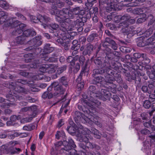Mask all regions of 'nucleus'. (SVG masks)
<instances>
[{
  "label": "nucleus",
  "instance_id": "f257e3e1",
  "mask_svg": "<svg viewBox=\"0 0 155 155\" xmlns=\"http://www.w3.org/2000/svg\"><path fill=\"white\" fill-rule=\"evenodd\" d=\"M62 144L64 147L60 149V153L63 154V155H70L77 153L76 150L74 149L76 146L72 139H68V140H64L63 141H59L54 144L56 148Z\"/></svg>",
  "mask_w": 155,
  "mask_h": 155
},
{
  "label": "nucleus",
  "instance_id": "f03ea898",
  "mask_svg": "<svg viewBox=\"0 0 155 155\" xmlns=\"http://www.w3.org/2000/svg\"><path fill=\"white\" fill-rule=\"evenodd\" d=\"M61 11L65 14H68L69 16L72 19L75 18L76 15L83 16L85 13L84 10L80 6L75 7L69 10L68 8H64Z\"/></svg>",
  "mask_w": 155,
  "mask_h": 155
},
{
  "label": "nucleus",
  "instance_id": "7ed1b4c3",
  "mask_svg": "<svg viewBox=\"0 0 155 155\" xmlns=\"http://www.w3.org/2000/svg\"><path fill=\"white\" fill-rule=\"evenodd\" d=\"M61 11L62 9L58 10L59 15H56L55 19L57 21L61 24L62 27L61 29L63 31H65L67 30L65 27V23H71L72 21L71 19H72L69 16L68 14H65L61 12Z\"/></svg>",
  "mask_w": 155,
  "mask_h": 155
},
{
  "label": "nucleus",
  "instance_id": "20e7f679",
  "mask_svg": "<svg viewBox=\"0 0 155 155\" xmlns=\"http://www.w3.org/2000/svg\"><path fill=\"white\" fill-rule=\"evenodd\" d=\"M105 73V70L102 69H95L93 70L92 76L94 78L91 81V83L94 84H101L105 78L101 76H98V74L103 75Z\"/></svg>",
  "mask_w": 155,
  "mask_h": 155
},
{
  "label": "nucleus",
  "instance_id": "39448f33",
  "mask_svg": "<svg viewBox=\"0 0 155 155\" xmlns=\"http://www.w3.org/2000/svg\"><path fill=\"white\" fill-rule=\"evenodd\" d=\"M26 51H28L32 52L31 53L25 54L24 57L26 58L25 61L27 62H30L32 59L33 58L34 55H36L39 54L41 51V49L40 48L34 47L33 46H29L25 49Z\"/></svg>",
  "mask_w": 155,
  "mask_h": 155
},
{
  "label": "nucleus",
  "instance_id": "423d86ee",
  "mask_svg": "<svg viewBox=\"0 0 155 155\" xmlns=\"http://www.w3.org/2000/svg\"><path fill=\"white\" fill-rule=\"evenodd\" d=\"M73 115L74 121L78 126L80 125V122L81 121L84 123H87L89 120V116L87 117L78 111L74 112Z\"/></svg>",
  "mask_w": 155,
  "mask_h": 155
},
{
  "label": "nucleus",
  "instance_id": "0eeeda50",
  "mask_svg": "<svg viewBox=\"0 0 155 155\" xmlns=\"http://www.w3.org/2000/svg\"><path fill=\"white\" fill-rule=\"evenodd\" d=\"M106 67H107L106 69H104L105 70L104 76L106 84L109 85V83L112 79V78H113L117 71L113 70L108 66Z\"/></svg>",
  "mask_w": 155,
  "mask_h": 155
},
{
  "label": "nucleus",
  "instance_id": "6e6552de",
  "mask_svg": "<svg viewBox=\"0 0 155 155\" xmlns=\"http://www.w3.org/2000/svg\"><path fill=\"white\" fill-rule=\"evenodd\" d=\"M116 38L106 37L104 40L101 41V45L103 47L110 46L114 50L117 49L118 45L115 41L113 40Z\"/></svg>",
  "mask_w": 155,
  "mask_h": 155
},
{
  "label": "nucleus",
  "instance_id": "1a4fd4ad",
  "mask_svg": "<svg viewBox=\"0 0 155 155\" xmlns=\"http://www.w3.org/2000/svg\"><path fill=\"white\" fill-rule=\"evenodd\" d=\"M93 62L97 67L99 68L98 69H104V68L106 66H108V61L106 60H104L103 58L99 57L94 59Z\"/></svg>",
  "mask_w": 155,
  "mask_h": 155
},
{
  "label": "nucleus",
  "instance_id": "9d476101",
  "mask_svg": "<svg viewBox=\"0 0 155 155\" xmlns=\"http://www.w3.org/2000/svg\"><path fill=\"white\" fill-rule=\"evenodd\" d=\"M99 91L100 95L98 96V98L104 101L110 100L111 94L109 91L106 89H101Z\"/></svg>",
  "mask_w": 155,
  "mask_h": 155
},
{
  "label": "nucleus",
  "instance_id": "9b49d317",
  "mask_svg": "<svg viewBox=\"0 0 155 155\" xmlns=\"http://www.w3.org/2000/svg\"><path fill=\"white\" fill-rule=\"evenodd\" d=\"M57 66L54 64L49 65H43L41 68V71H43V72H48L49 74H52L55 71Z\"/></svg>",
  "mask_w": 155,
  "mask_h": 155
},
{
  "label": "nucleus",
  "instance_id": "f8f14e48",
  "mask_svg": "<svg viewBox=\"0 0 155 155\" xmlns=\"http://www.w3.org/2000/svg\"><path fill=\"white\" fill-rule=\"evenodd\" d=\"M21 83L23 84H26L28 83L27 81L22 79H18L15 81L14 82H12L11 84H7L6 87L10 89L16 91V86L18 84Z\"/></svg>",
  "mask_w": 155,
  "mask_h": 155
},
{
  "label": "nucleus",
  "instance_id": "ddd939ff",
  "mask_svg": "<svg viewBox=\"0 0 155 155\" xmlns=\"http://www.w3.org/2000/svg\"><path fill=\"white\" fill-rule=\"evenodd\" d=\"M41 36H36L28 42V44L30 45V46L37 47L40 45L42 44Z\"/></svg>",
  "mask_w": 155,
  "mask_h": 155
},
{
  "label": "nucleus",
  "instance_id": "4468645a",
  "mask_svg": "<svg viewBox=\"0 0 155 155\" xmlns=\"http://www.w3.org/2000/svg\"><path fill=\"white\" fill-rule=\"evenodd\" d=\"M85 16L87 19H89L91 17V15L93 14L95 15H98V9L97 7L91 8H87L86 9L85 8Z\"/></svg>",
  "mask_w": 155,
  "mask_h": 155
},
{
  "label": "nucleus",
  "instance_id": "2eb2a0df",
  "mask_svg": "<svg viewBox=\"0 0 155 155\" xmlns=\"http://www.w3.org/2000/svg\"><path fill=\"white\" fill-rule=\"evenodd\" d=\"M88 91V94L90 97L89 99L92 102V104L96 107H97L101 104V103L99 101L97 100L96 98L98 97L97 94L96 93V91L90 92Z\"/></svg>",
  "mask_w": 155,
  "mask_h": 155
},
{
  "label": "nucleus",
  "instance_id": "dca6fc26",
  "mask_svg": "<svg viewBox=\"0 0 155 155\" xmlns=\"http://www.w3.org/2000/svg\"><path fill=\"white\" fill-rule=\"evenodd\" d=\"M112 1V0H99V6L102 7V5H104L107 7L108 9L110 8L111 10L114 9L116 10Z\"/></svg>",
  "mask_w": 155,
  "mask_h": 155
},
{
  "label": "nucleus",
  "instance_id": "f3484780",
  "mask_svg": "<svg viewBox=\"0 0 155 155\" xmlns=\"http://www.w3.org/2000/svg\"><path fill=\"white\" fill-rule=\"evenodd\" d=\"M78 139L80 142H85L86 148L91 149H94V144L89 141L88 139L85 136L81 135L78 137Z\"/></svg>",
  "mask_w": 155,
  "mask_h": 155
},
{
  "label": "nucleus",
  "instance_id": "a211bd4d",
  "mask_svg": "<svg viewBox=\"0 0 155 155\" xmlns=\"http://www.w3.org/2000/svg\"><path fill=\"white\" fill-rule=\"evenodd\" d=\"M82 23L80 19H76L72 22L69 27V30L70 31L75 30L78 27L83 26Z\"/></svg>",
  "mask_w": 155,
  "mask_h": 155
},
{
  "label": "nucleus",
  "instance_id": "6ab92c4d",
  "mask_svg": "<svg viewBox=\"0 0 155 155\" xmlns=\"http://www.w3.org/2000/svg\"><path fill=\"white\" fill-rule=\"evenodd\" d=\"M93 48V46L90 43L87 44L85 46V49L83 52V54L84 55H89L92 52Z\"/></svg>",
  "mask_w": 155,
  "mask_h": 155
},
{
  "label": "nucleus",
  "instance_id": "aec40b11",
  "mask_svg": "<svg viewBox=\"0 0 155 155\" xmlns=\"http://www.w3.org/2000/svg\"><path fill=\"white\" fill-rule=\"evenodd\" d=\"M109 84V85L113 83V82L116 81L119 84L123 83V80L120 73L117 72Z\"/></svg>",
  "mask_w": 155,
  "mask_h": 155
},
{
  "label": "nucleus",
  "instance_id": "412c9836",
  "mask_svg": "<svg viewBox=\"0 0 155 155\" xmlns=\"http://www.w3.org/2000/svg\"><path fill=\"white\" fill-rule=\"evenodd\" d=\"M121 66L120 63L117 62H115L114 61H112L110 62L109 61V62H108V66L116 71L119 70V67Z\"/></svg>",
  "mask_w": 155,
  "mask_h": 155
},
{
  "label": "nucleus",
  "instance_id": "4be33fe9",
  "mask_svg": "<svg viewBox=\"0 0 155 155\" xmlns=\"http://www.w3.org/2000/svg\"><path fill=\"white\" fill-rule=\"evenodd\" d=\"M78 127L80 128H82L83 126L81 125L79 127H75L71 126H68L66 130L70 134L74 135L76 133V130Z\"/></svg>",
  "mask_w": 155,
  "mask_h": 155
},
{
  "label": "nucleus",
  "instance_id": "5701e85b",
  "mask_svg": "<svg viewBox=\"0 0 155 155\" xmlns=\"http://www.w3.org/2000/svg\"><path fill=\"white\" fill-rule=\"evenodd\" d=\"M137 42L138 46L144 47L146 45V38L143 36L138 38L137 39Z\"/></svg>",
  "mask_w": 155,
  "mask_h": 155
},
{
  "label": "nucleus",
  "instance_id": "b1692460",
  "mask_svg": "<svg viewBox=\"0 0 155 155\" xmlns=\"http://www.w3.org/2000/svg\"><path fill=\"white\" fill-rule=\"evenodd\" d=\"M79 56L78 55H76L74 57L72 56H68L66 60L67 61L70 63V64L72 66H74L75 64V62L78 60Z\"/></svg>",
  "mask_w": 155,
  "mask_h": 155
},
{
  "label": "nucleus",
  "instance_id": "393cba45",
  "mask_svg": "<svg viewBox=\"0 0 155 155\" xmlns=\"http://www.w3.org/2000/svg\"><path fill=\"white\" fill-rule=\"evenodd\" d=\"M55 91H57L54 93V96H59L60 95L64 94V89L62 85L59 84L54 89Z\"/></svg>",
  "mask_w": 155,
  "mask_h": 155
},
{
  "label": "nucleus",
  "instance_id": "a878e982",
  "mask_svg": "<svg viewBox=\"0 0 155 155\" xmlns=\"http://www.w3.org/2000/svg\"><path fill=\"white\" fill-rule=\"evenodd\" d=\"M98 35L96 33H93L89 35L87 38V41L89 42H92L93 41L98 40Z\"/></svg>",
  "mask_w": 155,
  "mask_h": 155
},
{
  "label": "nucleus",
  "instance_id": "bb28decb",
  "mask_svg": "<svg viewBox=\"0 0 155 155\" xmlns=\"http://www.w3.org/2000/svg\"><path fill=\"white\" fill-rule=\"evenodd\" d=\"M39 18L41 23H47L51 21V19L50 17L46 15H42L39 14Z\"/></svg>",
  "mask_w": 155,
  "mask_h": 155
},
{
  "label": "nucleus",
  "instance_id": "cd10ccee",
  "mask_svg": "<svg viewBox=\"0 0 155 155\" xmlns=\"http://www.w3.org/2000/svg\"><path fill=\"white\" fill-rule=\"evenodd\" d=\"M81 101V103L79 102L77 104L78 108L80 110H82L83 112H85V111L83 110V109L81 104L84 106H85V104L87 105H89V103L87 100L84 99H82Z\"/></svg>",
  "mask_w": 155,
  "mask_h": 155
},
{
  "label": "nucleus",
  "instance_id": "c85d7f7f",
  "mask_svg": "<svg viewBox=\"0 0 155 155\" xmlns=\"http://www.w3.org/2000/svg\"><path fill=\"white\" fill-rule=\"evenodd\" d=\"M89 120L87 121V123H90V122H92L95 123L97 125H98L100 127H101L102 126V124L98 121L97 119L94 117L93 116L91 115L89 116Z\"/></svg>",
  "mask_w": 155,
  "mask_h": 155
},
{
  "label": "nucleus",
  "instance_id": "c756f323",
  "mask_svg": "<svg viewBox=\"0 0 155 155\" xmlns=\"http://www.w3.org/2000/svg\"><path fill=\"white\" fill-rule=\"evenodd\" d=\"M36 34L35 31L31 29L25 30L23 33V34L26 37L33 36L36 35Z\"/></svg>",
  "mask_w": 155,
  "mask_h": 155
},
{
  "label": "nucleus",
  "instance_id": "7c9ffc66",
  "mask_svg": "<svg viewBox=\"0 0 155 155\" xmlns=\"http://www.w3.org/2000/svg\"><path fill=\"white\" fill-rule=\"evenodd\" d=\"M155 29V26L153 25L150 27L149 29L147 30L144 33V36L146 38L149 37L152 34L153 31Z\"/></svg>",
  "mask_w": 155,
  "mask_h": 155
},
{
  "label": "nucleus",
  "instance_id": "2f4dec72",
  "mask_svg": "<svg viewBox=\"0 0 155 155\" xmlns=\"http://www.w3.org/2000/svg\"><path fill=\"white\" fill-rule=\"evenodd\" d=\"M25 39L26 38L24 36L21 35L17 37L15 40L17 44L20 45H22L25 43Z\"/></svg>",
  "mask_w": 155,
  "mask_h": 155
},
{
  "label": "nucleus",
  "instance_id": "473e14b6",
  "mask_svg": "<svg viewBox=\"0 0 155 155\" xmlns=\"http://www.w3.org/2000/svg\"><path fill=\"white\" fill-rule=\"evenodd\" d=\"M44 51L47 53L52 52L54 50V48L50 44H46L44 47Z\"/></svg>",
  "mask_w": 155,
  "mask_h": 155
},
{
  "label": "nucleus",
  "instance_id": "72a5a7b5",
  "mask_svg": "<svg viewBox=\"0 0 155 155\" xmlns=\"http://www.w3.org/2000/svg\"><path fill=\"white\" fill-rule=\"evenodd\" d=\"M48 27L51 30L50 32L52 33L54 30H56L59 28V25L55 23H51L48 25Z\"/></svg>",
  "mask_w": 155,
  "mask_h": 155
},
{
  "label": "nucleus",
  "instance_id": "f704fd0d",
  "mask_svg": "<svg viewBox=\"0 0 155 155\" xmlns=\"http://www.w3.org/2000/svg\"><path fill=\"white\" fill-rule=\"evenodd\" d=\"M72 45L71 48V50L79 49L80 47V45L78 44V41L77 40H74L72 42Z\"/></svg>",
  "mask_w": 155,
  "mask_h": 155
},
{
  "label": "nucleus",
  "instance_id": "c9c22d12",
  "mask_svg": "<svg viewBox=\"0 0 155 155\" xmlns=\"http://www.w3.org/2000/svg\"><path fill=\"white\" fill-rule=\"evenodd\" d=\"M18 119L17 117L15 115H13L11 116L10 120L7 121L6 124L8 126L12 125L13 124V122L16 121Z\"/></svg>",
  "mask_w": 155,
  "mask_h": 155
},
{
  "label": "nucleus",
  "instance_id": "e433bc0d",
  "mask_svg": "<svg viewBox=\"0 0 155 155\" xmlns=\"http://www.w3.org/2000/svg\"><path fill=\"white\" fill-rule=\"evenodd\" d=\"M143 124L145 127L147 128H150L152 131H155V126L151 124V121H149L148 122H145L143 123Z\"/></svg>",
  "mask_w": 155,
  "mask_h": 155
},
{
  "label": "nucleus",
  "instance_id": "4c0bfd02",
  "mask_svg": "<svg viewBox=\"0 0 155 155\" xmlns=\"http://www.w3.org/2000/svg\"><path fill=\"white\" fill-rule=\"evenodd\" d=\"M129 25L127 21H124L117 25V27L118 28H121L122 31L124 28H126Z\"/></svg>",
  "mask_w": 155,
  "mask_h": 155
},
{
  "label": "nucleus",
  "instance_id": "58836bf2",
  "mask_svg": "<svg viewBox=\"0 0 155 155\" xmlns=\"http://www.w3.org/2000/svg\"><path fill=\"white\" fill-rule=\"evenodd\" d=\"M59 82L62 84V85L65 86L68 85V81L67 78L65 76H63L61 77L59 79Z\"/></svg>",
  "mask_w": 155,
  "mask_h": 155
},
{
  "label": "nucleus",
  "instance_id": "ea45409f",
  "mask_svg": "<svg viewBox=\"0 0 155 155\" xmlns=\"http://www.w3.org/2000/svg\"><path fill=\"white\" fill-rule=\"evenodd\" d=\"M145 0H135L134 2L129 3V6L131 7H135L138 6L140 3H142Z\"/></svg>",
  "mask_w": 155,
  "mask_h": 155
},
{
  "label": "nucleus",
  "instance_id": "a19ab883",
  "mask_svg": "<svg viewBox=\"0 0 155 155\" xmlns=\"http://www.w3.org/2000/svg\"><path fill=\"white\" fill-rule=\"evenodd\" d=\"M67 66L66 65H64L62 67L58 68L57 71V74L59 75L62 73L67 69Z\"/></svg>",
  "mask_w": 155,
  "mask_h": 155
},
{
  "label": "nucleus",
  "instance_id": "79ce46f5",
  "mask_svg": "<svg viewBox=\"0 0 155 155\" xmlns=\"http://www.w3.org/2000/svg\"><path fill=\"white\" fill-rule=\"evenodd\" d=\"M152 103H151L150 101L145 100L144 101L143 106L146 109H149L150 108H152Z\"/></svg>",
  "mask_w": 155,
  "mask_h": 155
},
{
  "label": "nucleus",
  "instance_id": "37998d69",
  "mask_svg": "<svg viewBox=\"0 0 155 155\" xmlns=\"http://www.w3.org/2000/svg\"><path fill=\"white\" fill-rule=\"evenodd\" d=\"M0 6L5 9H7L9 7V4L5 1L1 0L0 1Z\"/></svg>",
  "mask_w": 155,
  "mask_h": 155
},
{
  "label": "nucleus",
  "instance_id": "c03bdc74",
  "mask_svg": "<svg viewBox=\"0 0 155 155\" xmlns=\"http://www.w3.org/2000/svg\"><path fill=\"white\" fill-rule=\"evenodd\" d=\"M55 3L58 8H61L62 7H64L65 5V2H62L60 0H56Z\"/></svg>",
  "mask_w": 155,
  "mask_h": 155
},
{
  "label": "nucleus",
  "instance_id": "a18cd8bd",
  "mask_svg": "<svg viewBox=\"0 0 155 155\" xmlns=\"http://www.w3.org/2000/svg\"><path fill=\"white\" fill-rule=\"evenodd\" d=\"M143 56L142 58L143 59V63L144 64H149L150 61V59L147 56L146 54H143Z\"/></svg>",
  "mask_w": 155,
  "mask_h": 155
},
{
  "label": "nucleus",
  "instance_id": "49530a36",
  "mask_svg": "<svg viewBox=\"0 0 155 155\" xmlns=\"http://www.w3.org/2000/svg\"><path fill=\"white\" fill-rule=\"evenodd\" d=\"M113 20L116 23L119 22L120 21V15H118L116 13H113Z\"/></svg>",
  "mask_w": 155,
  "mask_h": 155
},
{
  "label": "nucleus",
  "instance_id": "de8ad7c7",
  "mask_svg": "<svg viewBox=\"0 0 155 155\" xmlns=\"http://www.w3.org/2000/svg\"><path fill=\"white\" fill-rule=\"evenodd\" d=\"M14 94V93H13V94L11 92V93L7 94L6 95V97L8 99L7 100L11 102H14L15 100Z\"/></svg>",
  "mask_w": 155,
  "mask_h": 155
},
{
  "label": "nucleus",
  "instance_id": "09e8293b",
  "mask_svg": "<svg viewBox=\"0 0 155 155\" xmlns=\"http://www.w3.org/2000/svg\"><path fill=\"white\" fill-rule=\"evenodd\" d=\"M17 89H18L17 91L18 92L20 93H23L26 94H27L29 93L27 89L20 86H19Z\"/></svg>",
  "mask_w": 155,
  "mask_h": 155
},
{
  "label": "nucleus",
  "instance_id": "8fccbe9b",
  "mask_svg": "<svg viewBox=\"0 0 155 155\" xmlns=\"http://www.w3.org/2000/svg\"><path fill=\"white\" fill-rule=\"evenodd\" d=\"M30 18L32 22L35 23H38V22H40V18H39V15L37 17L34 15H31L30 17Z\"/></svg>",
  "mask_w": 155,
  "mask_h": 155
},
{
  "label": "nucleus",
  "instance_id": "3c124183",
  "mask_svg": "<svg viewBox=\"0 0 155 155\" xmlns=\"http://www.w3.org/2000/svg\"><path fill=\"white\" fill-rule=\"evenodd\" d=\"M133 28V27L132 26L129 25L128 26L124 28L122 31L123 32L128 33L129 34L132 31Z\"/></svg>",
  "mask_w": 155,
  "mask_h": 155
},
{
  "label": "nucleus",
  "instance_id": "603ef678",
  "mask_svg": "<svg viewBox=\"0 0 155 155\" xmlns=\"http://www.w3.org/2000/svg\"><path fill=\"white\" fill-rule=\"evenodd\" d=\"M69 36H70V35L67 34L62 37V38L64 43H67V44L70 43L71 40L69 38Z\"/></svg>",
  "mask_w": 155,
  "mask_h": 155
},
{
  "label": "nucleus",
  "instance_id": "864d4df0",
  "mask_svg": "<svg viewBox=\"0 0 155 155\" xmlns=\"http://www.w3.org/2000/svg\"><path fill=\"white\" fill-rule=\"evenodd\" d=\"M35 126L34 125H29L28 126H25L23 128V130L28 131H30L35 128Z\"/></svg>",
  "mask_w": 155,
  "mask_h": 155
},
{
  "label": "nucleus",
  "instance_id": "5fc2aeb1",
  "mask_svg": "<svg viewBox=\"0 0 155 155\" xmlns=\"http://www.w3.org/2000/svg\"><path fill=\"white\" fill-rule=\"evenodd\" d=\"M22 32V31L21 29H19L18 28H15L12 32V34L14 35H17L21 34Z\"/></svg>",
  "mask_w": 155,
  "mask_h": 155
},
{
  "label": "nucleus",
  "instance_id": "6e6d98bb",
  "mask_svg": "<svg viewBox=\"0 0 155 155\" xmlns=\"http://www.w3.org/2000/svg\"><path fill=\"white\" fill-rule=\"evenodd\" d=\"M148 94H151L153 92L155 88L154 85L152 83L148 85Z\"/></svg>",
  "mask_w": 155,
  "mask_h": 155
},
{
  "label": "nucleus",
  "instance_id": "4d7b16f0",
  "mask_svg": "<svg viewBox=\"0 0 155 155\" xmlns=\"http://www.w3.org/2000/svg\"><path fill=\"white\" fill-rule=\"evenodd\" d=\"M97 0H87V2L85 3V5L87 7H92L94 3H95Z\"/></svg>",
  "mask_w": 155,
  "mask_h": 155
},
{
  "label": "nucleus",
  "instance_id": "13d9d810",
  "mask_svg": "<svg viewBox=\"0 0 155 155\" xmlns=\"http://www.w3.org/2000/svg\"><path fill=\"white\" fill-rule=\"evenodd\" d=\"M36 114L34 113L31 116V117H26L23 118V121L25 122H29L31 121L33 118L34 117L35 115H36Z\"/></svg>",
  "mask_w": 155,
  "mask_h": 155
},
{
  "label": "nucleus",
  "instance_id": "bf43d9fd",
  "mask_svg": "<svg viewBox=\"0 0 155 155\" xmlns=\"http://www.w3.org/2000/svg\"><path fill=\"white\" fill-rule=\"evenodd\" d=\"M78 59L81 66H83L84 63L86 62L85 57L83 55H81L79 57Z\"/></svg>",
  "mask_w": 155,
  "mask_h": 155
},
{
  "label": "nucleus",
  "instance_id": "052dcab7",
  "mask_svg": "<svg viewBox=\"0 0 155 155\" xmlns=\"http://www.w3.org/2000/svg\"><path fill=\"white\" fill-rule=\"evenodd\" d=\"M105 54L106 56L105 57V60H106V61H110V62L111 61V59L112 58L111 54H112V53H105Z\"/></svg>",
  "mask_w": 155,
  "mask_h": 155
},
{
  "label": "nucleus",
  "instance_id": "680f3d73",
  "mask_svg": "<svg viewBox=\"0 0 155 155\" xmlns=\"http://www.w3.org/2000/svg\"><path fill=\"white\" fill-rule=\"evenodd\" d=\"M131 18L130 16L126 14L121 16L120 15V20H124V21H127V20Z\"/></svg>",
  "mask_w": 155,
  "mask_h": 155
},
{
  "label": "nucleus",
  "instance_id": "e2e57ef3",
  "mask_svg": "<svg viewBox=\"0 0 155 155\" xmlns=\"http://www.w3.org/2000/svg\"><path fill=\"white\" fill-rule=\"evenodd\" d=\"M153 38H152V36L150 38L148 39H147L146 38V45H152L153 43Z\"/></svg>",
  "mask_w": 155,
  "mask_h": 155
},
{
  "label": "nucleus",
  "instance_id": "0e129e2a",
  "mask_svg": "<svg viewBox=\"0 0 155 155\" xmlns=\"http://www.w3.org/2000/svg\"><path fill=\"white\" fill-rule=\"evenodd\" d=\"M144 8H137L134 9L136 13L137 14H142L143 13Z\"/></svg>",
  "mask_w": 155,
  "mask_h": 155
},
{
  "label": "nucleus",
  "instance_id": "69168bd1",
  "mask_svg": "<svg viewBox=\"0 0 155 155\" xmlns=\"http://www.w3.org/2000/svg\"><path fill=\"white\" fill-rule=\"evenodd\" d=\"M52 57L49 58V62H56L58 61V58L55 57H56V54H54Z\"/></svg>",
  "mask_w": 155,
  "mask_h": 155
},
{
  "label": "nucleus",
  "instance_id": "338daca9",
  "mask_svg": "<svg viewBox=\"0 0 155 155\" xmlns=\"http://www.w3.org/2000/svg\"><path fill=\"white\" fill-rule=\"evenodd\" d=\"M26 99L29 102L34 103L37 101V100L35 98H32L29 96H27L26 97Z\"/></svg>",
  "mask_w": 155,
  "mask_h": 155
},
{
  "label": "nucleus",
  "instance_id": "774afa93",
  "mask_svg": "<svg viewBox=\"0 0 155 155\" xmlns=\"http://www.w3.org/2000/svg\"><path fill=\"white\" fill-rule=\"evenodd\" d=\"M40 62L39 60H35L33 63V64L32 65H33V67L34 68H36L39 67V64L40 63Z\"/></svg>",
  "mask_w": 155,
  "mask_h": 155
}]
</instances>
